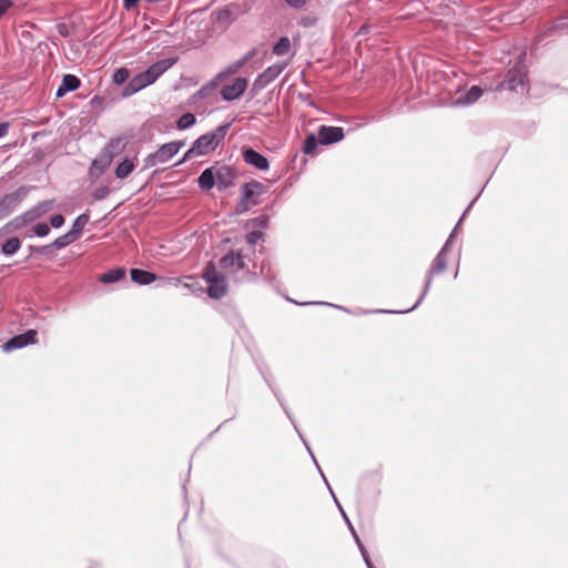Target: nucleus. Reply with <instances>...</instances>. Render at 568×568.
<instances>
[{"mask_svg":"<svg viewBox=\"0 0 568 568\" xmlns=\"http://www.w3.org/2000/svg\"><path fill=\"white\" fill-rule=\"evenodd\" d=\"M475 201H476V199L465 210V212L463 213L462 217L459 219L457 225L455 226V229L453 230V232L448 236L447 241L445 242L444 246L440 248L438 254L435 256V258H434V261H433V263L430 265V268H429V271L427 273V277H426V282H425V286H424L423 293L419 296V298L417 300V302L410 308H407L405 311H389V310L367 311V310H363L362 313L363 314H368V313H384V314L396 313V314H404V313H408V312H412L413 310H415L423 302V300L425 298L426 294L428 293V291H429V288L432 286L433 277L435 275H437V274L443 273L446 270V267H447L446 254L448 252V247H449V245H450V243L453 241V237L455 236L457 227L459 226L460 222L463 221L465 215L468 213V211L470 210V207H471V205H473V203Z\"/></svg>","mask_w":568,"mask_h":568,"instance_id":"f257e3e1","label":"nucleus"},{"mask_svg":"<svg viewBox=\"0 0 568 568\" xmlns=\"http://www.w3.org/2000/svg\"><path fill=\"white\" fill-rule=\"evenodd\" d=\"M202 277L207 284L206 292L211 298L220 300L227 293L226 278L212 262L206 264Z\"/></svg>","mask_w":568,"mask_h":568,"instance_id":"f03ea898","label":"nucleus"},{"mask_svg":"<svg viewBox=\"0 0 568 568\" xmlns=\"http://www.w3.org/2000/svg\"><path fill=\"white\" fill-rule=\"evenodd\" d=\"M230 126V123L222 124L214 131L201 135L194 141L192 151H197V155H206L211 153L219 146L220 142L224 140Z\"/></svg>","mask_w":568,"mask_h":568,"instance_id":"7ed1b4c3","label":"nucleus"},{"mask_svg":"<svg viewBox=\"0 0 568 568\" xmlns=\"http://www.w3.org/2000/svg\"><path fill=\"white\" fill-rule=\"evenodd\" d=\"M184 146V142L182 141H172L163 144L155 152L149 154L143 161V170H148L150 168L164 164L170 161L181 148Z\"/></svg>","mask_w":568,"mask_h":568,"instance_id":"20e7f679","label":"nucleus"},{"mask_svg":"<svg viewBox=\"0 0 568 568\" xmlns=\"http://www.w3.org/2000/svg\"><path fill=\"white\" fill-rule=\"evenodd\" d=\"M265 191L264 184L252 181L245 183L241 189V199L236 205L235 212L241 214L246 212L252 205H255L256 202L251 201L253 196L260 195Z\"/></svg>","mask_w":568,"mask_h":568,"instance_id":"39448f33","label":"nucleus"},{"mask_svg":"<svg viewBox=\"0 0 568 568\" xmlns=\"http://www.w3.org/2000/svg\"><path fill=\"white\" fill-rule=\"evenodd\" d=\"M526 65L523 63V60H520L507 74V88L510 91L524 92L526 89Z\"/></svg>","mask_w":568,"mask_h":568,"instance_id":"423d86ee","label":"nucleus"},{"mask_svg":"<svg viewBox=\"0 0 568 568\" xmlns=\"http://www.w3.org/2000/svg\"><path fill=\"white\" fill-rule=\"evenodd\" d=\"M37 335H38V333L36 329H28L23 334H19V335H16V336L9 338L2 345V349L6 353H10L14 349H20L28 345H33L37 343Z\"/></svg>","mask_w":568,"mask_h":568,"instance_id":"0eeeda50","label":"nucleus"},{"mask_svg":"<svg viewBox=\"0 0 568 568\" xmlns=\"http://www.w3.org/2000/svg\"><path fill=\"white\" fill-rule=\"evenodd\" d=\"M285 63H275L268 68H266L262 73H260L254 82H253V89L255 91L263 90L266 88L271 82H273L285 69Z\"/></svg>","mask_w":568,"mask_h":568,"instance_id":"6e6552de","label":"nucleus"},{"mask_svg":"<svg viewBox=\"0 0 568 568\" xmlns=\"http://www.w3.org/2000/svg\"><path fill=\"white\" fill-rule=\"evenodd\" d=\"M247 80L245 78H236L232 84L224 85L221 89V97L224 101L237 100L246 90Z\"/></svg>","mask_w":568,"mask_h":568,"instance_id":"1a4fd4ad","label":"nucleus"},{"mask_svg":"<svg viewBox=\"0 0 568 568\" xmlns=\"http://www.w3.org/2000/svg\"><path fill=\"white\" fill-rule=\"evenodd\" d=\"M152 83L153 82L151 81L146 71L140 72L132 79H130L129 83L123 88L122 95L125 98L131 97L134 93L141 91L142 89L146 88L148 85H151Z\"/></svg>","mask_w":568,"mask_h":568,"instance_id":"9d476101","label":"nucleus"},{"mask_svg":"<svg viewBox=\"0 0 568 568\" xmlns=\"http://www.w3.org/2000/svg\"><path fill=\"white\" fill-rule=\"evenodd\" d=\"M344 130L339 126L322 125L318 129V141L323 145H329L344 139Z\"/></svg>","mask_w":568,"mask_h":568,"instance_id":"9b49d317","label":"nucleus"},{"mask_svg":"<svg viewBox=\"0 0 568 568\" xmlns=\"http://www.w3.org/2000/svg\"><path fill=\"white\" fill-rule=\"evenodd\" d=\"M274 393H275V396L277 397V399H278V402H280L281 406L284 408V410H285V413H286L287 417L291 419V422H292V424H293V426H294L295 430L297 432V434H298L300 438H301V439H302V442L304 443V445H305V447H306V449H307L308 454L311 455V457H312V459H313L314 464L316 465V467H317V469H318V471H320V474H321V476H322V478H323V480H324V483H325V485H326L327 489L329 490V493H331L332 497H333V498H334V497H336V496H335V494H334V491L332 490V488H331V486H329V484H328V481H327V479H326L325 475L323 474L322 469L320 468V466H318V464H317V460H316V458H315V456H314V454H313V452H312L311 447L308 446V444H307V442L305 440L304 436H303V435H302V433L300 432V429H298V427H297V425H296L295 420L293 419V417H292L291 413L288 412V409L285 407L284 403H283V402H282V399L280 398V395H278L275 390H274Z\"/></svg>","mask_w":568,"mask_h":568,"instance_id":"f8f14e48","label":"nucleus"},{"mask_svg":"<svg viewBox=\"0 0 568 568\" xmlns=\"http://www.w3.org/2000/svg\"><path fill=\"white\" fill-rule=\"evenodd\" d=\"M176 63V58H166L151 64L145 71L154 83L165 71Z\"/></svg>","mask_w":568,"mask_h":568,"instance_id":"ddd939ff","label":"nucleus"},{"mask_svg":"<svg viewBox=\"0 0 568 568\" xmlns=\"http://www.w3.org/2000/svg\"><path fill=\"white\" fill-rule=\"evenodd\" d=\"M215 179L219 190H225L233 185L235 173L229 165L215 168Z\"/></svg>","mask_w":568,"mask_h":568,"instance_id":"4468645a","label":"nucleus"},{"mask_svg":"<svg viewBox=\"0 0 568 568\" xmlns=\"http://www.w3.org/2000/svg\"><path fill=\"white\" fill-rule=\"evenodd\" d=\"M244 161L254 166L257 170L266 171L270 168L268 160L260 152L253 149H246L243 151Z\"/></svg>","mask_w":568,"mask_h":568,"instance_id":"2eb2a0df","label":"nucleus"},{"mask_svg":"<svg viewBox=\"0 0 568 568\" xmlns=\"http://www.w3.org/2000/svg\"><path fill=\"white\" fill-rule=\"evenodd\" d=\"M20 202V194L13 192L0 200V221L9 216Z\"/></svg>","mask_w":568,"mask_h":568,"instance_id":"dca6fc26","label":"nucleus"},{"mask_svg":"<svg viewBox=\"0 0 568 568\" xmlns=\"http://www.w3.org/2000/svg\"><path fill=\"white\" fill-rule=\"evenodd\" d=\"M483 95V89L478 85H473L464 95L457 98L453 104L458 105H471L477 102Z\"/></svg>","mask_w":568,"mask_h":568,"instance_id":"f3484780","label":"nucleus"},{"mask_svg":"<svg viewBox=\"0 0 568 568\" xmlns=\"http://www.w3.org/2000/svg\"><path fill=\"white\" fill-rule=\"evenodd\" d=\"M111 162L110 155L101 154L99 158L94 159L89 169L90 178H99L109 168Z\"/></svg>","mask_w":568,"mask_h":568,"instance_id":"a211bd4d","label":"nucleus"},{"mask_svg":"<svg viewBox=\"0 0 568 568\" xmlns=\"http://www.w3.org/2000/svg\"><path fill=\"white\" fill-rule=\"evenodd\" d=\"M199 187L203 191H210L215 184V166L205 169L197 179Z\"/></svg>","mask_w":568,"mask_h":568,"instance_id":"6ab92c4d","label":"nucleus"},{"mask_svg":"<svg viewBox=\"0 0 568 568\" xmlns=\"http://www.w3.org/2000/svg\"><path fill=\"white\" fill-rule=\"evenodd\" d=\"M130 275L132 282L139 285H149L156 280L154 273L141 268H131Z\"/></svg>","mask_w":568,"mask_h":568,"instance_id":"aec40b11","label":"nucleus"},{"mask_svg":"<svg viewBox=\"0 0 568 568\" xmlns=\"http://www.w3.org/2000/svg\"><path fill=\"white\" fill-rule=\"evenodd\" d=\"M53 201H43L39 204H37L34 207H32L30 211L26 213V217L29 221H32L34 219H38L49 212L52 209Z\"/></svg>","mask_w":568,"mask_h":568,"instance_id":"412c9836","label":"nucleus"},{"mask_svg":"<svg viewBox=\"0 0 568 568\" xmlns=\"http://www.w3.org/2000/svg\"><path fill=\"white\" fill-rule=\"evenodd\" d=\"M134 168V159L125 158L121 163L118 164L114 174L118 179H125L130 175Z\"/></svg>","mask_w":568,"mask_h":568,"instance_id":"4be33fe9","label":"nucleus"},{"mask_svg":"<svg viewBox=\"0 0 568 568\" xmlns=\"http://www.w3.org/2000/svg\"><path fill=\"white\" fill-rule=\"evenodd\" d=\"M125 276V270L123 267H116L109 270L101 275L100 281L104 284L116 283Z\"/></svg>","mask_w":568,"mask_h":568,"instance_id":"5701e85b","label":"nucleus"},{"mask_svg":"<svg viewBox=\"0 0 568 568\" xmlns=\"http://www.w3.org/2000/svg\"><path fill=\"white\" fill-rule=\"evenodd\" d=\"M21 247V241L17 236L8 239L1 246V252L7 256H12Z\"/></svg>","mask_w":568,"mask_h":568,"instance_id":"b1692460","label":"nucleus"},{"mask_svg":"<svg viewBox=\"0 0 568 568\" xmlns=\"http://www.w3.org/2000/svg\"><path fill=\"white\" fill-rule=\"evenodd\" d=\"M89 219L90 216L88 213H82L73 222L70 232L77 237V240L81 236L82 230L89 222Z\"/></svg>","mask_w":568,"mask_h":568,"instance_id":"393cba45","label":"nucleus"},{"mask_svg":"<svg viewBox=\"0 0 568 568\" xmlns=\"http://www.w3.org/2000/svg\"><path fill=\"white\" fill-rule=\"evenodd\" d=\"M75 241H77V237L69 231L65 234L55 239L51 243V246H52V250H62Z\"/></svg>","mask_w":568,"mask_h":568,"instance_id":"a878e982","label":"nucleus"},{"mask_svg":"<svg viewBox=\"0 0 568 568\" xmlns=\"http://www.w3.org/2000/svg\"><path fill=\"white\" fill-rule=\"evenodd\" d=\"M124 143L121 139L111 140L104 149V155H110L111 159L122 152Z\"/></svg>","mask_w":568,"mask_h":568,"instance_id":"bb28decb","label":"nucleus"},{"mask_svg":"<svg viewBox=\"0 0 568 568\" xmlns=\"http://www.w3.org/2000/svg\"><path fill=\"white\" fill-rule=\"evenodd\" d=\"M80 79L73 74H64L62 78L61 85L69 92L75 91L80 87Z\"/></svg>","mask_w":568,"mask_h":568,"instance_id":"cd10ccee","label":"nucleus"},{"mask_svg":"<svg viewBox=\"0 0 568 568\" xmlns=\"http://www.w3.org/2000/svg\"><path fill=\"white\" fill-rule=\"evenodd\" d=\"M291 48V41L287 37H282L273 47V53L275 55H284Z\"/></svg>","mask_w":568,"mask_h":568,"instance_id":"c85d7f7f","label":"nucleus"},{"mask_svg":"<svg viewBox=\"0 0 568 568\" xmlns=\"http://www.w3.org/2000/svg\"><path fill=\"white\" fill-rule=\"evenodd\" d=\"M239 253L240 252L230 251L227 254L221 257L220 266L224 270L234 267L235 261L239 260Z\"/></svg>","mask_w":568,"mask_h":568,"instance_id":"c756f323","label":"nucleus"},{"mask_svg":"<svg viewBox=\"0 0 568 568\" xmlns=\"http://www.w3.org/2000/svg\"><path fill=\"white\" fill-rule=\"evenodd\" d=\"M318 144H321L318 141V135L316 136L315 134H310L304 141L303 152L305 154H313Z\"/></svg>","mask_w":568,"mask_h":568,"instance_id":"7c9ffc66","label":"nucleus"},{"mask_svg":"<svg viewBox=\"0 0 568 568\" xmlns=\"http://www.w3.org/2000/svg\"><path fill=\"white\" fill-rule=\"evenodd\" d=\"M196 119L193 113H184L176 122V126L179 130H186L194 125Z\"/></svg>","mask_w":568,"mask_h":568,"instance_id":"2f4dec72","label":"nucleus"},{"mask_svg":"<svg viewBox=\"0 0 568 568\" xmlns=\"http://www.w3.org/2000/svg\"><path fill=\"white\" fill-rule=\"evenodd\" d=\"M129 78L130 71L125 68H120L113 73L112 80L115 84L121 85L124 84Z\"/></svg>","mask_w":568,"mask_h":568,"instance_id":"473e14b6","label":"nucleus"},{"mask_svg":"<svg viewBox=\"0 0 568 568\" xmlns=\"http://www.w3.org/2000/svg\"><path fill=\"white\" fill-rule=\"evenodd\" d=\"M334 503L336 504V506H337L338 510L341 511V514H342V516H343V519L345 520V523H346V525H347V527H348V529H349V531H351L352 536L354 537L355 535H357V532H356V530H355L354 526L352 525V523H351V520H349L348 516H347V515H346V513L344 511V509H343L342 505L339 504V501L337 500V498H336V497H334Z\"/></svg>","mask_w":568,"mask_h":568,"instance_id":"72a5a7b5","label":"nucleus"},{"mask_svg":"<svg viewBox=\"0 0 568 568\" xmlns=\"http://www.w3.org/2000/svg\"><path fill=\"white\" fill-rule=\"evenodd\" d=\"M251 224L254 227H258L261 230H265L268 226V216L267 215H260L251 220Z\"/></svg>","mask_w":568,"mask_h":568,"instance_id":"f704fd0d","label":"nucleus"},{"mask_svg":"<svg viewBox=\"0 0 568 568\" xmlns=\"http://www.w3.org/2000/svg\"><path fill=\"white\" fill-rule=\"evenodd\" d=\"M110 193V190H109V186L104 185V186H100L98 187L92 196L95 201H101V200H104Z\"/></svg>","mask_w":568,"mask_h":568,"instance_id":"c9c22d12","label":"nucleus"},{"mask_svg":"<svg viewBox=\"0 0 568 568\" xmlns=\"http://www.w3.org/2000/svg\"><path fill=\"white\" fill-rule=\"evenodd\" d=\"M33 232L37 236L43 237L50 233V227L47 223H39L33 227Z\"/></svg>","mask_w":568,"mask_h":568,"instance_id":"e433bc0d","label":"nucleus"},{"mask_svg":"<svg viewBox=\"0 0 568 568\" xmlns=\"http://www.w3.org/2000/svg\"><path fill=\"white\" fill-rule=\"evenodd\" d=\"M245 239L250 245H255L260 240L263 239V233L261 231H252L246 234Z\"/></svg>","mask_w":568,"mask_h":568,"instance_id":"4c0bfd02","label":"nucleus"},{"mask_svg":"<svg viewBox=\"0 0 568 568\" xmlns=\"http://www.w3.org/2000/svg\"><path fill=\"white\" fill-rule=\"evenodd\" d=\"M30 251L32 253L48 255L52 252V246H51V243L48 245H43V246H30Z\"/></svg>","mask_w":568,"mask_h":568,"instance_id":"58836bf2","label":"nucleus"},{"mask_svg":"<svg viewBox=\"0 0 568 568\" xmlns=\"http://www.w3.org/2000/svg\"><path fill=\"white\" fill-rule=\"evenodd\" d=\"M50 224L54 229H59L64 224V217L61 214L53 215L50 219Z\"/></svg>","mask_w":568,"mask_h":568,"instance_id":"ea45409f","label":"nucleus"},{"mask_svg":"<svg viewBox=\"0 0 568 568\" xmlns=\"http://www.w3.org/2000/svg\"><path fill=\"white\" fill-rule=\"evenodd\" d=\"M12 6V0H0V19Z\"/></svg>","mask_w":568,"mask_h":568,"instance_id":"a19ab883","label":"nucleus"},{"mask_svg":"<svg viewBox=\"0 0 568 568\" xmlns=\"http://www.w3.org/2000/svg\"><path fill=\"white\" fill-rule=\"evenodd\" d=\"M286 4L293 9H301L305 6L306 0H284Z\"/></svg>","mask_w":568,"mask_h":568,"instance_id":"79ce46f5","label":"nucleus"},{"mask_svg":"<svg viewBox=\"0 0 568 568\" xmlns=\"http://www.w3.org/2000/svg\"><path fill=\"white\" fill-rule=\"evenodd\" d=\"M311 304L328 305V306L342 310L344 312L351 313V311H348L346 307L339 306V305H335V304H331V303H324V302H306V303H302V305H311Z\"/></svg>","mask_w":568,"mask_h":568,"instance_id":"37998d69","label":"nucleus"},{"mask_svg":"<svg viewBox=\"0 0 568 568\" xmlns=\"http://www.w3.org/2000/svg\"><path fill=\"white\" fill-rule=\"evenodd\" d=\"M243 67V63L237 60L235 62H233L232 64L229 65L227 68V72L231 73V74H234L236 73L241 68Z\"/></svg>","mask_w":568,"mask_h":568,"instance_id":"c03bdc74","label":"nucleus"},{"mask_svg":"<svg viewBox=\"0 0 568 568\" xmlns=\"http://www.w3.org/2000/svg\"><path fill=\"white\" fill-rule=\"evenodd\" d=\"M234 267H236L237 271H242L246 267V263L241 252L239 253V260L235 261Z\"/></svg>","mask_w":568,"mask_h":568,"instance_id":"a18cd8bd","label":"nucleus"},{"mask_svg":"<svg viewBox=\"0 0 568 568\" xmlns=\"http://www.w3.org/2000/svg\"><path fill=\"white\" fill-rule=\"evenodd\" d=\"M353 538H354V540H355V542H356V545H357V547H358V549L361 551V555L368 554V551L366 550V548H365L364 544L362 542L359 536L355 535Z\"/></svg>","mask_w":568,"mask_h":568,"instance_id":"49530a36","label":"nucleus"},{"mask_svg":"<svg viewBox=\"0 0 568 568\" xmlns=\"http://www.w3.org/2000/svg\"><path fill=\"white\" fill-rule=\"evenodd\" d=\"M192 155H197V151H192V148H191V149H189V150L185 152V154H184L183 159H182V160H180L175 165H180V164H182L183 162H185V161L190 160Z\"/></svg>","mask_w":568,"mask_h":568,"instance_id":"de8ad7c7","label":"nucleus"},{"mask_svg":"<svg viewBox=\"0 0 568 568\" xmlns=\"http://www.w3.org/2000/svg\"><path fill=\"white\" fill-rule=\"evenodd\" d=\"M256 54V49L250 50L243 58L240 59V61L243 63H247L254 55Z\"/></svg>","mask_w":568,"mask_h":568,"instance_id":"09e8293b","label":"nucleus"},{"mask_svg":"<svg viewBox=\"0 0 568 568\" xmlns=\"http://www.w3.org/2000/svg\"><path fill=\"white\" fill-rule=\"evenodd\" d=\"M9 131V123L8 122H0V139L7 135Z\"/></svg>","mask_w":568,"mask_h":568,"instance_id":"8fccbe9b","label":"nucleus"},{"mask_svg":"<svg viewBox=\"0 0 568 568\" xmlns=\"http://www.w3.org/2000/svg\"><path fill=\"white\" fill-rule=\"evenodd\" d=\"M140 0H123V7L126 9V10H130L131 8H133L134 6H136V3L139 2Z\"/></svg>","mask_w":568,"mask_h":568,"instance_id":"3c124183","label":"nucleus"},{"mask_svg":"<svg viewBox=\"0 0 568 568\" xmlns=\"http://www.w3.org/2000/svg\"><path fill=\"white\" fill-rule=\"evenodd\" d=\"M67 92L69 91L64 90L63 85L60 84V87L57 89L55 95L57 98H62Z\"/></svg>","mask_w":568,"mask_h":568,"instance_id":"603ef678","label":"nucleus"},{"mask_svg":"<svg viewBox=\"0 0 568 568\" xmlns=\"http://www.w3.org/2000/svg\"><path fill=\"white\" fill-rule=\"evenodd\" d=\"M314 21L312 19H303L302 20V24L305 26V27H311L313 26Z\"/></svg>","mask_w":568,"mask_h":568,"instance_id":"864d4df0","label":"nucleus"},{"mask_svg":"<svg viewBox=\"0 0 568 568\" xmlns=\"http://www.w3.org/2000/svg\"><path fill=\"white\" fill-rule=\"evenodd\" d=\"M362 557H363V559H364V561H365L366 566H371V564H373V562H372V560H371V558H369V555H368V554H366V555H362Z\"/></svg>","mask_w":568,"mask_h":568,"instance_id":"5fc2aeb1","label":"nucleus"},{"mask_svg":"<svg viewBox=\"0 0 568 568\" xmlns=\"http://www.w3.org/2000/svg\"><path fill=\"white\" fill-rule=\"evenodd\" d=\"M362 557H363V559H364V561H365L366 566H371V564H373V562H372V560H371V558H369V555H368V554H366V555H362Z\"/></svg>","mask_w":568,"mask_h":568,"instance_id":"6e6d98bb","label":"nucleus"},{"mask_svg":"<svg viewBox=\"0 0 568 568\" xmlns=\"http://www.w3.org/2000/svg\"><path fill=\"white\" fill-rule=\"evenodd\" d=\"M562 23L555 24L549 31H555L562 28Z\"/></svg>","mask_w":568,"mask_h":568,"instance_id":"4d7b16f0","label":"nucleus"},{"mask_svg":"<svg viewBox=\"0 0 568 568\" xmlns=\"http://www.w3.org/2000/svg\"><path fill=\"white\" fill-rule=\"evenodd\" d=\"M264 270H265V266H264V265H262V267H261V272H262V273H264Z\"/></svg>","mask_w":568,"mask_h":568,"instance_id":"13d9d810","label":"nucleus"},{"mask_svg":"<svg viewBox=\"0 0 568 568\" xmlns=\"http://www.w3.org/2000/svg\"><path fill=\"white\" fill-rule=\"evenodd\" d=\"M367 568H375V566L373 564H371V566H366Z\"/></svg>","mask_w":568,"mask_h":568,"instance_id":"bf43d9fd","label":"nucleus"}]
</instances>
